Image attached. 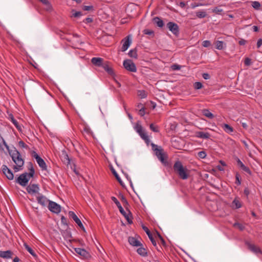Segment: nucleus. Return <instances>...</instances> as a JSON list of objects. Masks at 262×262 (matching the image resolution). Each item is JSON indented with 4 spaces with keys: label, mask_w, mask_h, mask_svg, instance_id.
<instances>
[{
    "label": "nucleus",
    "mask_w": 262,
    "mask_h": 262,
    "mask_svg": "<svg viewBox=\"0 0 262 262\" xmlns=\"http://www.w3.org/2000/svg\"><path fill=\"white\" fill-rule=\"evenodd\" d=\"M7 150L12 161L16 164L13 166L15 171L17 172L21 169L24 164V160L22 158L20 153L15 147H13V149L9 148Z\"/></svg>",
    "instance_id": "nucleus-1"
},
{
    "label": "nucleus",
    "mask_w": 262,
    "mask_h": 262,
    "mask_svg": "<svg viewBox=\"0 0 262 262\" xmlns=\"http://www.w3.org/2000/svg\"><path fill=\"white\" fill-rule=\"evenodd\" d=\"M173 169L174 172L177 173L181 179L183 180L188 179L189 177L188 169L186 167L183 166L180 161L178 160L174 163Z\"/></svg>",
    "instance_id": "nucleus-2"
},
{
    "label": "nucleus",
    "mask_w": 262,
    "mask_h": 262,
    "mask_svg": "<svg viewBox=\"0 0 262 262\" xmlns=\"http://www.w3.org/2000/svg\"><path fill=\"white\" fill-rule=\"evenodd\" d=\"M111 200L115 203V204L117 205V207L118 208L120 213L124 216L125 219L127 220L128 224H131L133 223L132 220L129 218V215H130L132 216V213L130 211L128 210L129 213L127 214L126 212L123 209V207H122L121 204L120 202L118 201V200L115 197V196H112Z\"/></svg>",
    "instance_id": "nucleus-3"
},
{
    "label": "nucleus",
    "mask_w": 262,
    "mask_h": 262,
    "mask_svg": "<svg viewBox=\"0 0 262 262\" xmlns=\"http://www.w3.org/2000/svg\"><path fill=\"white\" fill-rule=\"evenodd\" d=\"M31 178L32 177L28 174V172H25L15 179V182L22 186H26Z\"/></svg>",
    "instance_id": "nucleus-4"
},
{
    "label": "nucleus",
    "mask_w": 262,
    "mask_h": 262,
    "mask_svg": "<svg viewBox=\"0 0 262 262\" xmlns=\"http://www.w3.org/2000/svg\"><path fill=\"white\" fill-rule=\"evenodd\" d=\"M32 156L35 159L39 166L42 170H47V166L45 161L35 151H32Z\"/></svg>",
    "instance_id": "nucleus-5"
},
{
    "label": "nucleus",
    "mask_w": 262,
    "mask_h": 262,
    "mask_svg": "<svg viewBox=\"0 0 262 262\" xmlns=\"http://www.w3.org/2000/svg\"><path fill=\"white\" fill-rule=\"evenodd\" d=\"M166 27L173 35L177 37L179 36L180 30L179 26L176 23L170 21L167 24Z\"/></svg>",
    "instance_id": "nucleus-6"
},
{
    "label": "nucleus",
    "mask_w": 262,
    "mask_h": 262,
    "mask_svg": "<svg viewBox=\"0 0 262 262\" xmlns=\"http://www.w3.org/2000/svg\"><path fill=\"white\" fill-rule=\"evenodd\" d=\"M124 68L132 72H136L137 68L135 64L130 59H126L123 61Z\"/></svg>",
    "instance_id": "nucleus-7"
},
{
    "label": "nucleus",
    "mask_w": 262,
    "mask_h": 262,
    "mask_svg": "<svg viewBox=\"0 0 262 262\" xmlns=\"http://www.w3.org/2000/svg\"><path fill=\"white\" fill-rule=\"evenodd\" d=\"M48 207L49 210L53 213L58 214L61 211V206L55 202L50 201Z\"/></svg>",
    "instance_id": "nucleus-8"
},
{
    "label": "nucleus",
    "mask_w": 262,
    "mask_h": 262,
    "mask_svg": "<svg viewBox=\"0 0 262 262\" xmlns=\"http://www.w3.org/2000/svg\"><path fill=\"white\" fill-rule=\"evenodd\" d=\"M36 200L37 203L41 205L42 207H46L48 203L49 204V202L51 200H49L46 196L43 195L41 193H38L36 196Z\"/></svg>",
    "instance_id": "nucleus-9"
},
{
    "label": "nucleus",
    "mask_w": 262,
    "mask_h": 262,
    "mask_svg": "<svg viewBox=\"0 0 262 262\" xmlns=\"http://www.w3.org/2000/svg\"><path fill=\"white\" fill-rule=\"evenodd\" d=\"M39 190V187L38 184H30L26 187V190L28 193L30 194H33L35 193H39L38 191Z\"/></svg>",
    "instance_id": "nucleus-10"
},
{
    "label": "nucleus",
    "mask_w": 262,
    "mask_h": 262,
    "mask_svg": "<svg viewBox=\"0 0 262 262\" xmlns=\"http://www.w3.org/2000/svg\"><path fill=\"white\" fill-rule=\"evenodd\" d=\"M2 171L8 180H12L14 179V174L12 170L9 169L6 165H2Z\"/></svg>",
    "instance_id": "nucleus-11"
},
{
    "label": "nucleus",
    "mask_w": 262,
    "mask_h": 262,
    "mask_svg": "<svg viewBox=\"0 0 262 262\" xmlns=\"http://www.w3.org/2000/svg\"><path fill=\"white\" fill-rule=\"evenodd\" d=\"M69 215L70 217L73 219V220L83 231H85V229L82 222L73 211H70L69 212Z\"/></svg>",
    "instance_id": "nucleus-12"
},
{
    "label": "nucleus",
    "mask_w": 262,
    "mask_h": 262,
    "mask_svg": "<svg viewBox=\"0 0 262 262\" xmlns=\"http://www.w3.org/2000/svg\"><path fill=\"white\" fill-rule=\"evenodd\" d=\"M74 250L78 254L82 256L84 258L89 259L91 257L90 253L86 251L84 249L75 248H74Z\"/></svg>",
    "instance_id": "nucleus-13"
},
{
    "label": "nucleus",
    "mask_w": 262,
    "mask_h": 262,
    "mask_svg": "<svg viewBox=\"0 0 262 262\" xmlns=\"http://www.w3.org/2000/svg\"><path fill=\"white\" fill-rule=\"evenodd\" d=\"M123 45L122 46V51L124 52L127 50L132 43V40L130 35L126 36L122 40Z\"/></svg>",
    "instance_id": "nucleus-14"
},
{
    "label": "nucleus",
    "mask_w": 262,
    "mask_h": 262,
    "mask_svg": "<svg viewBox=\"0 0 262 262\" xmlns=\"http://www.w3.org/2000/svg\"><path fill=\"white\" fill-rule=\"evenodd\" d=\"M142 229H143V230L146 232V233L148 235L150 241L152 243V244L154 246L156 247L157 246L156 242L155 240V239L152 236V234L151 233V232L150 231V230L148 229V228L146 226H145L144 225H142Z\"/></svg>",
    "instance_id": "nucleus-15"
},
{
    "label": "nucleus",
    "mask_w": 262,
    "mask_h": 262,
    "mask_svg": "<svg viewBox=\"0 0 262 262\" xmlns=\"http://www.w3.org/2000/svg\"><path fill=\"white\" fill-rule=\"evenodd\" d=\"M237 166L243 171L246 172L249 174H251V171L249 167L246 166L238 158H236Z\"/></svg>",
    "instance_id": "nucleus-16"
},
{
    "label": "nucleus",
    "mask_w": 262,
    "mask_h": 262,
    "mask_svg": "<svg viewBox=\"0 0 262 262\" xmlns=\"http://www.w3.org/2000/svg\"><path fill=\"white\" fill-rule=\"evenodd\" d=\"M102 67L109 75L111 76L115 75L114 71L113 68L110 66V62L108 61H105Z\"/></svg>",
    "instance_id": "nucleus-17"
},
{
    "label": "nucleus",
    "mask_w": 262,
    "mask_h": 262,
    "mask_svg": "<svg viewBox=\"0 0 262 262\" xmlns=\"http://www.w3.org/2000/svg\"><path fill=\"white\" fill-rule=\"evenodd\" d=\"M104 61L103 58L100 57H93L91 59V62L97 67H102Z\"/></svg>",
    "instance_id": "nucleus-18"
},
{
    "label": "nucleus",
    "mask_w": 262,
    "mask_h": 262,
    "mask_svg": "<svg viewBox=\"0 0 262 262\" xmlns=\"http://www.w3.org/2000/svg\"><path fill=\"white\" fill-rule=\"evenodd\" d=\"M128 242L129 243V244L133 246H142V244L140 243V242L137 240L134 237L129 236L128 238Z\"/></svg>",
    "instance_id": "nucleus-19"
},
{
    "label": "nucleus",
    "mask_w": 262,
    "mask_h": 262,
    "mask_svg": "<svg viewBox=\"0 0 262 262\" xmlns=\"http://www.w3.org/2000/svg\"><path fill=\"white\" fill-rule=\"evenodd\" d=\"M13 255V253L11 250H7L5 251H0V257L3 258H11Z\"/></svg>",
    "instance_id": "nucleus-20"
},
{
    "label": "nucleus",
    "mask_w": 262,
    "mask_h": 262,
    "mask_svg": "<svg viewBox=\"0 0 262 262\" xmlns=\"http://www.w3.org/2000/svg\"><path fill=\"white\" fill-rule=\"evenodd\" d=\"M246 244L247 245L249 249L250 250H251V251H252L253 252H254L255 253H262V252H261V250L259 249V248L256 246L255 245H254L253 244H251L248 242L246 243Z\"/></svg>",
    "instance_id": "nucleus-21"
},
{
    "label": "nucleus",
    "mask_w": 262,
    "mask_h": 262,
    "mask_svg": "<svg viewBox=\"0 0 262 262\" xmlns=\"http://www.w3.org/2000/svg\"><path fill=\"white\" fill-rule=\"evenodd\" d=\"M231 207L234 209H238L242 207V203L238 197H236L232 202Z\"/></svg>",
    "instance_id": "nucleus-22"
},
{
    "label": "nucleus",
    "mask_w": 262,
    "mask_h": 262,
    "mask_svg": "<svg viewBox=\"0 0 262 262\" xmlns=\"http://www.w3.org/2000/svg\"><path fill=\"white\" fill-rule=\"evenodd\" d=\"M195 136L201 139H208L210 138V135L208 133L196 132H195Z\"/></svg>",
    "instance_id": "nucleus-23"
},
{
    "label": "nucleus",
    "mask_w": 262,
    "mask_h": 262,
    "mask_svg": "<svg viewBox=\"0 0 262 262\" xmlns=\"http://www.w3.org/2000/svg\"><path fill=\"white\" fill-rule=\"evenodd\" d=\"M152 23L159 28H162L164 25L163 20L158 16L152 18Z\"/></svg>",
    "instance_id": "nucleus-24"
},
{
    "label": "nucleus",
    "mask_w": 262,
    "mask_h": 262,
    "mask_svg": "<svg viewBox=\"0 0 262 262\" xmlns=\"http://www.w3.org/2000/svg\"><path fill=\"white\" fill-rule=\"evenodd\" d=\"M152 149L155 151V154L157 157H159L164 153L163 149L161 148H158V146L154 143H151Z\"/></svg>",
    "instance_id": "nucleus-25"
},
{
    "label": "nucleus",
    "mask_w": 262,
    "mask_h": 262,
    "mask_svg": "<svg viewBox=\"0 0 262 262\" xmlns=\"http://www.w3.org/2000/svg\"><path fill=\"white\" fill-rule=\"evenodd\" d=\"M167 158L168 157L167 155L164 152L161 155L158 157L159 160L165 166H167L168 165V163L167 161Z\"/></svg>",
    "instance_id": "nucleus-26"
},
{
    "label": "nucleus",
    "mask_w": 262,
    "mask_h": 262,
    "mask_svg": "<svg viewBox=\"0 0 262 262\" xmlns=\"http://www.w3.org/2000/svg\"><path fill=\"white\" fill-rule=\"evenodd\" d=\"M28 168L29 171L28 174L30 176V177L33 178L35 174V169L34 168L33 164L31 162H29L28 163Z\"/></svg>",
    "instance_id": "nucleus-27"
},
{
    "label": "nucleus",
    "mask_w": 262,
    "mask_h": 262,
    "mask_svg": "<svg viewBox=\"0 0 262 262\" xmlns=\"http://www.w3.org/2000/svg\"><path fill=\"white\" fill-rule=\"evenodd\" d=\"M215 48L217 50H223L226 47V43L222 41L217 40L215 42Z\"/></svg>",
    "instance_id": "nucleus-28"
},
{
    "label": "nucleus",
    "mask_w": 262,
    "mask_h": 262,
    "mask_svg": "<svg viewBox=\"0 0 262 262\" xmlns=\"http://www.w3.org/2000/svg\"><path fill=\"white\" fill-rule=\"evenodd\" d=\"M111 170L112 173L113 174V175L114 176V177H115L116 180L118 181V182L119 183V184L121 186H124L123 182L122 181L121 178H120V177L119 176L118 174L116 171V170L113 167H112L111 168Z\"/></svg>",
    "instance_id": "nucleus-29"
},
{
    "label": "nucleus",
    "mask_w": 262,
    "mask_h": 262,
    "mask_svg": "<svg viewBox=\"0 0 262 262\" xmlns=\"http://www.w3.org/2000/svg\"><path fill=\"white\" fill-rule=\"evenodd\" d=\"M141 247L139 248L137 250V252L140 255L145 257L147 256V250L145 248L142 247V246H140Z\"/></svg>",
    "instance_id": "nucleus-30"
},
{
    "label": "nucleus",
    "mask_w": 262,
    "mask_h": 262,
    "mask_svg": "<svg viewBox=\"0 0 262 262\" xmlns=\"http://www.w3.org/2000/svg\"><path fill=\"white\" fill-rule=\"evenodd\" d=\"M222 127L227 133H231L233 132V128L228 124H222Z\"/></svg>",
    "instance_id": "nucleus-31"
},
{
    "label": "nucleus",
    "mask_w": 262,
    "mask_h": 262,
    "mask_svg": "<svg viewBox=\"0 0 262 262\" xmlns=\"http://www.w3.org/2000/svg\"><path fill=\"white\" fill-rule=\"evenodd\" d=\"M9 118L11 120V121L14 125V126L16 127V128L18 130H20L21 129V126L19 125V123H18V122L14 119L13 115L10 114L9 115Z\"/></svg>",
    "instance_id": "nucleus-32"
},
{
    "label": "nucleus",
    "mask_w": 262,
    "mask_h": 262,
    "mask_svg": "<svg viewBox=\"0 0 262 262\" xmlns=\"http://www.w3.org/2000/svg\"><path fill=\"white\" fill-rule=\"evenodd\" d=\"M25 249L34 257H36L37 255L34 250L26 243L24 244Z\"/></svg>",
    "instance_id": "nucleus-33"
},
{
    "label": "nucleus",
    "mask_w": 262,
    "mask_h": 262,
    "mask_svg": "<svg viewBox=\"0 0 262 262\" xmlns=\"http://www.w3.org/2000/svg\"><path fill=\"white\" fill-rule=\"evenodd\" d=\"M139 134L141 137V138L145 141L146 143L147 144H148L150 141L146 133H145L143 130L141 132V133Z\"/></svg>",
    "instance_id": "nucleus-34"
},
{
    "label": "nucleus",
    "mask_w": 262,
    "mask_h": 262,
    "mask_svg": "<svg viewBox=\"0 0 262 262\" xmlns=\"http://www.w3.org/2000/svg\"><path fill=\"white\" fill-rule=\"evenodd\" d=\"M119 195L120 196V199L123 204V206L126 209H127V207L129 206L128 201L126 199L125 197L122 194H120Z\"/></svg>",
    "instance_id": "nucleus-35"
},
{
    "label": "nucleus",
    "mask_w": 262,
    "mask_h": 262,
    "mask_svg": "<svg viewBox=\"0 0 262 262\" xmlns=\"http://www.w3.org/2000/svg\"><path fill=\"white\" fill-rule=\"evenodd\" d=\"M203 113L205 116L209 119H212L214 117L213 114L210 112V111L208 110H204Z\"/></svg>",
    "instance_id": "nucleus-36"
},
{
    "label": "nucleus",
    "mask_w": 262,
    "mask_h": 262,
    "mask_svg": "<svg viewBox=\"0 0 262 262\" xmlns=\"http://www.w3.org/2000/svg\"><path fill=\"white\" fill-rule=\"evenodd\" d=\"M128 54L129 57L132 58L137 59L138 57L137 50L136 49L130 50Z\"/></svg>",
    "instance_id": "nucleus-37"
},
{
    "label": "nucleus",
    "mask_w": 262,
    "mask_h": 262,
    "mask_svg": "<svg viewBox=\"0 0 262 262\" xmlns=\"http://www.w3.org/2000/svg\"><path fill=\"white\" fill-rule=\"evenodd\" d=\"M251 5L252 7L255 10H259L261 5L258 1H254L251 2Z\"/></svg>",
    "instance_id": "nucleus-38"
},
{
    "label": "nucleus",
    "mask_w": 262,
    "mask_h": 262,
    "mask_svg": "<svg viewBox=\"0 0 262 262\" xmlns=\"http://www.w3.org/2000/svg\"><path fill=\"white\" fill-rule=\"evenodd\" d=\"M207 13L205 11H198L196 12V16L200 18H204L206 16Z\"/></svg>",
    "instance_id": "nucleus-39"
},
{
    "label": "nucleus",
    "mask_w": 262,
    "mask_h": 262,
    "mask_svg": "<svg viewBox=\"0 0 262 262\" xmlns=\"http://www.w3.org/2000/svg\"><path fill=\"white\" fill-rule=\"evenodd\" d=\"M62 158L63 160L65 163H67L68 164L70 163V160L68 154L66 152H63Z\"/></svg>",
    "instance_id": "nucleus-40"
},
{
    "label": "nucleus",
    "mask_w": 262,
    "mask_h": 262,
    "mask_svg": "<svg viewBox=\"0 0 262 262\" xmlns=\"http://www.w3.org/2000/svg\"><path fill=\"white\" fill-rule=\"evenodd\" d=\"M72 17H79L82 15V13L80 11H76L75 10H72Z\"/></svg>",
    "instance_id": "nucleus-41"
},
{
    "label": "nucleus",
    "mask_w": 262,
    "mask_h": 262,
    "mask_svg": "<svg viewBox=\"0 0 262 262\" xmlns=\"http://www.w3.org/2000/svg\"><path fill=\"white\" fill-rule=\"evenodd\" d=\"M233 227L237 228L240 231H243L245 229V227L242 224L238 222H235L233 224Z\"/></svg>",
    "instance_id": "nucleus-42"
},
{
    "label": "nucleus",
    "mask_w": 262,
    "mask_h": 262,
    "mask_svg": "<svg viewBox=\"0 0 262 262\" xmlns=\"http://www.w3.org/2000/svg\"><path fill=\"white\" fill-rule=\"evenodd\" d=\"M156 234H157V235L158 237V238L160 239L162 245L163 246H166V242L165 241V240L164 239L163 237L161 236L160 233L159 232L156 231Z\"/></svg>",
    "instance_id": "nucleus-43"
},
{
    "label": "nucleus",
    "mask_w": 262,
    "mask_h": 262,
    "mask_svg": "<svg viewBox=\"0 0 262 262\" xmlns=\"http://www.w3.org/2000/svg\"><path fill=\"white\" fill-rule=\"evenodd\" d=\"M235 183L237 185L241 184V179L239 174L238 172L236 173L235 174Z\"/></svg>",
    "instance_id": "nucleus-44"
},
{
    "label": "nucleus",
    "mask_w": 262,
    "mask_h": 262,
    "mask_svg": "<svg viewBox=\"0 0 262 262\" xmlns=\"http://www.w3.org/2000/svg\"><path fill=\"white\" fill-rule=\"evenodd\" d=\"M194 88L196 90H199L203 88V85L202 83L200 82H195L193 84Z\"/></svg>",
    "instance_id": "nucleus-45"
},
{
    "label": "nucleus",
    "mask_w": 262,
    "mask_h": 262,
    "mask_svg": "<svg viewBox=\"0 0 262 262\" xmlns=\"http://www.w3.org/2000/svg\"><path fill=\"white\" fill-rule=\"evenodd\" d=\"M149 127L154 132L158 133L159 132L158 126L155 125L153 123L150 124Z\"/></svg>",
    "instance_id": "nucleus-46"
},
{
    "label": "nucleus",
    "mask_w": 262,
    "mask_h": 262,
    "mask_svg": "<svg viewBox=\"0 0 262 262\" xmlns=\"http://www.w3.org/2000/svg\"><path fill=\"white\" fill-rule=\"evenodd\" d=\"M135 128L138 134L141 133L143 130L142 126L138 123L136 125Z\"/></svg>",
    "instance_id": "nucleus-47"
},
{
    "label": "nucleus",
    "mask_w": 262,
    "mask_h": 262,
    "mask_svg": "<svg viewBox=\"0 0 262 262\" xmlns=\"http://www.w3.org/2000/svg\"><path fill=\"white\" fill-rule=\"evenodd\" d=\"M143 32L145 34L152 35V36H154V32L152 30H149V29H145L143 31Z\"/></svg>",
    "instance_id": "nucleus-48"
},
{
    "label": "nucleus",
    "mask_w": 262,
    "mask_h": 262,
    "mask_svg": "<svg viewBox=\"0 0 262 262\" xmlns=\"http://www.w3.org/2000/svg\"><path fill=\"white\" fill-rule=\"evenodd\" d=\"M138 95L141 98H145L146 97L147 95L145 93V92L143 90L142 91H138Z\"/></svg>",
    "instance_id": "nucleus-49"
},
{
    "label": "nucleus",
    "mask_w": 262,
    "mask_h": 262,
    "mask_svg": "<svg viewBox=\"0 0 262 262\" xmlns=\"http://www.w3.org/2000/svg\"><path fill=\"white\" fill-rule=\"evenodd\" d=\"M18 145L19 146V147H20L21 148H26V149L29 148L27 144H26L25 143V142L23 141H22V140L19 141Z\"/></svg>",
    "instance_id": "nucleus-50"
},
{
    "label": "nucleus",
    "mask_w": 262,
    "mask_h": 262,
    "mask_svg": "<svg viewBox=\"0 0 262 262\" xmlns=\"http://www.w3.org/2000/svg\"><path fill=\"white\" fill-rule=\"evenodd\" d=\"M244 64L246 66H249L252 64L251 59L248 57L245 59Z\"/></svg>",
    "instance_id": "nucleus-51"
},
{
    "label": "nucleus",
    "mask_w": 262,
    "mask_h": 262,
    "mask_svg": "<svg viewBox=\"0 0 262 262\" xmlns=\"http://www.w3.org/2000/svg\"><path fill=\"white\" fill-rule=\"evenodd\" d=\"M207 156V154L204 151H201L198 152V156L201 159H204Z\"/></svg>",
    "instance_id": "nucleus-52"
},
{
    "label": "nucleus",
    "mask_w": 262,
    "mask_h": 262,
    "mask_svg": "<svg viewBox=\"0 0 262 262\" xmlns=\"http://www.w3.org/2000/svg\"><path fill=\"white\" fill-rule=\"evenodd\" d=\"M171 68L173 70H179L181 69V66L177 64H173L171 66Z\"/></svg>",
    "instance_id": "nucleus-53"
},
{
    "label": "nucleus",
    "mask_w": 262,
    "mask_h": 262,
    "mask_svg": "<svg viewBox=\"0 0 262 262\" xmlns=\"http://www.w3.org/2000/svg\"><path fill=\"white\" fill-rule=\"evenodd\" d=\"M202 45L206 48L209 47L211 46V42L209 40H205L203 42Z\"/></svg>",
    "instance_id": "nucleus-54"
},
{
    "label": "nucleus",
    "mask_w": 262,
    "mask_h": 262,
    "mask_svg": "<svg viewBox=\"0 0 262 262\" xmlns=\"http://www.w3.org/2000/svg\"><path fill=\"white\" fill-rule=\"evenodd\" d=\"M61 222L63 225L68 226V224L67 222V219L64 216H62L61 217Z\"/></svg>",
    "instance_id": "nucleus-55"
},
{
    "label": "nucleus",
    "mask_w": 262,
    "mask_h": 262,
    "mask_svg": "<svg viewBox=\"0 0 262 262\" xmlns=\"http://www.w3.org/2000/svg\"><path fill=\"white\" fill-rule=\"evenodd\" d=\"M45 5L46 6V9L48 11H51L52 10V6L51 4V3L49 2V4H45Z\"/></svg>",
    "instance_id": "nucleus-56"
},
{
    "label": "nucleus",
    "mask_w": 262,
    "mask_h": 262,
    "mask_svg": "<svg viewBox=\"0 0 262 262\" xmlns=\"http://www.w3.org/2000/svg\"><path fill=\"white\" fill-rule=\"evenodd\" d=\"M93 9V6H84L83 10L84 11H90Z\"/></svg>",
    "instance_id": "nucleus-57"
},
{
    "label": "nucleus",
    "mask_w": 262,
    "mask_h": 262,
    "mask_svg": "<svg viewBox=\"0 0 262 262\" xmlns=\"http://www.w3.org/2000/svg\"><path fill=\"white\" fill-rule=\"evenodd\" d=\"M145 107L144 106H142L140 110H139V115L141 116H143L145 114Z\"/></svg>",
    "instance_id": "nucleus-58"
},
{
    "label": "nucleus",
    "mask_w": 262,
    "mask_h": 262,
    "mask_svg": "<svg viewBox=\"0 0 262 262\" xmlns=\"http://www.w3.org/2000/svg\"><path fill=\"white\" fill-rule=\"evenodd\" d=\"M202 77L205 80L209 79L210 78V76L208 73H203L202 74Z\"/></svg>",
    "instance_id": "nucleus-59"
},
{
    "label": "nucleus",
    "mask_w": 262,
    "mask_h": 262,
    "mask_svg": "<svg viewBox=\"0 0 262 262\" xmlns=\"http://www.w3.org/2000/svg\"><path fill=\"white\" fill-rule=\"evenodd\" d=\"M93 18H90V17H88L86 18H85L84 20H83V22L86 23V24H88V23H92L93 21Z\"/></svg>",
    "instance_id": "nucleus-60"
},
{
    "label": "nucleus",
    "mask_w": 262,
    "mask_h": 262,
    "mask_svg": "<svg viewBox=\"0 0 262 262\" xmlns=\"http://www.w3.org/2000/svg\"><path fill=\"white\" fill-rule=\"evenodd\" d=\"M247 41L244 39H241L239 41L238 43L241 46H244L246 44Z\"/></svg>",
    "instance_id": "nucleus-61"
},
{
    "label": "nucleus",
    "mask_w": 262,
    "mask_h": 262,
    "mask_svg": "<svg viewBox=\"0 0 262 262\" xmlns=\"http://www.w3.org/2000/svg\"><path fill=\"white\" fill-rule=\"evenodd\" d=\"M244 193L247 196H248V195L250 194V190H249L248 188L246 187L245 188L244 190Z\"/></svg>",
    "instance_id": "nucleus-62"
},
{
    "label": "nucleus",
    "mask_w": 262,
    "mask_h": 262,
    "mask_svg": "<svg viewBox=\"0 0 262 262\" xmlns=\"http://www.w3.org/2000/svg\"><path fill=\"white\" fill-rule=\"evenodd\" d=\"M261 45H262V39L259 38V39L258 40L257 42V45H256V46H257V48H260V47Z\"/></svg>",
    "instance_id": "nucleus-63"
},
{
    "label": "nucleus",
    "mask_w": 262,
    "mask_h": 262,
    "mask_svg": "<svg viewBox=\"0 0 262 262\" xmlns=\"http://www.w3.org/2000/svg\"><path fill=\"white\" fill-rule=\"evenodd\" d=\"M83 130L88 134H90L91 133L90 128H89L88 127H84V128H83Z\"/></svg>",
    "instance_id": "nucleus-64"
}]
</instances>
